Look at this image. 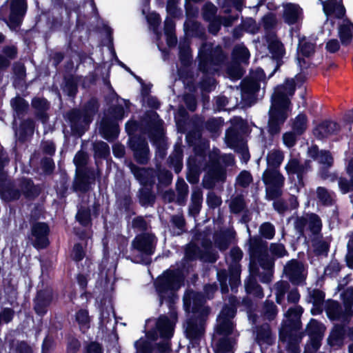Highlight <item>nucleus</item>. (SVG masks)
Masks as SVG:
<instances>
[{"mask_svg":"<svg viewBox=\"0 0 353 353\" xmlns=\"http://www.w3.org/2000/svg\"><path fill=\"white\" fill-rule=\"evenodd\" d=\"M185 276L181 269H167L159 275L154 283L158 294L159 305L165 302L171 312L172 316L176 318L174 305L178 299L177 292L184 284Z\"/></svg>","mask_w":353,"mask_h":353,"instance_id":"obj_1","label":"nucleus"},{"mask_svg":"<svg viewBox=\"0 0 353 353\" xmlns=\"http://www.w3.org/2000/svg\"><path fill=\"white\" fill-rule=\"evenodd\" d=\"M227 54L221 46L204 42L199 49L198 70L204 75L214 74L227 61Z\"/></svg>","mask_w":353,"mask_h":353,"instance_id":"obj_2","label":"nucleus"},{"mask_svg":"<svg viewBox=\"0 0 353 353\" xmlns=\"http://www.w3.org/2000/svg\"><path fill=\"white\" fill-rule=\"evenodd\" d=\"M154 239L155 236L152 234L143 232L137 234L132 241V248L139 252L141 256H135L132 261L145 265H150L152 263L150 256L155 252Z\"/></svg>","mask_w":353,"mask_h":353,"instance_id":"obj_3","label":"nucleus"},{"mask_svg":"<svg viewBox=\"0 0 353 353\" xmlns=\"http://www.w3.org/2000/svg\"><path fill=\"white\" fill-rule=\"evenodd\" d=\"M50 228L47 222L31 220L27 239L37 250H45L50 245Z\"/></svg>","mask_w":353,"mask_h":353,"instance_id":"obj_4","label":"nucleus"},{"mask_svg":"<svg viewBox=\"0 0 353 353\" xmlns=\"http://www.w3.org/2000/svg\"><path fill=\"white\" fill-rule=\"evenodd\" d=\"M262 181L266 185L267 199L273 201L282 196L285 177L279 170L266 168L262 174Z\"/></svg>","mask_w":353,"mask_h":353,"instance_id":"obj_5","label":"nucleus"},{"mask_svg":"<svg viewBox=\"0 0 353 353\" xmlns=\"http://www.w3.org/2000/svg\"><path fill=\"white\" fill-rule=\"evenodd\" d=\"M101 178V172L94 168L75 170L72 190L74 192L87 193L95 185L97 179Z\"/></svg>","mask_w":353,"mask_h":353,"instance_id":"obj_6","label":"nucleus"},{"mask_svg":"<svg viewBox=\"0 0 353 353\" xmlns=\"http://www.w3.org/2000/svg\"><path fill=\"white\" fill-rule=\"evenodd\" d=\"M206 299L201 292L186 290L183 296V307L186 312L196 316L208 317L210 308L205 306Z\"/></svg>","mask_w":353,"mask_h":353,"instance_id":"obj_7","label":"nucleus"},{"mask_svg":"<svg viewBox=\"0 0 353 353\" xmlns=\"http://www.w3.org/2000/svg\"><path fill=\"white\" fill-rule=\"evenodd\" d=\"M127 146L137 164L141 165L148 164L151 154L148 142L144 136L141 134L130 136L127 141Z\"/></svg>","mask_w":353,"mask_h":353,"instance_id":"obj_8","label":"nucleus"},{"mask_svg":"<svg viewBox=\"0 0 353 353\" xmlns=\"http://www.w3.org/2000/svg\"><path fill=\"white\" fill-rule=\"evenodd\" d=\"M295 94V81L293 78H286L283 84L276 85L271 97V106L283 110L288 109L291 103L290 97Z\"/></svg>","mask_w":353,"mask_h":353,"instance_id":"obj_9","label":"nucleus"},{"mask_svg":"<svg viewBox=\"0 0 353 353\" xmlns=\"http://www.w3.org/2000/svg\"><path fill=\"white\" fill-rule=\"evenodd\" d=\"M207 318L192 315L186 321L185 334L192 347H198L200 345L201 339L205 334Z\"/></svg>","mask_w":353,"mask_h":353,"instance_id":"obj_10","label":"nucleus"},{"mask_svg":"<svg viewBox=\"0 0 353 353\" xmlns=\"http://www.w3.org/2000/svg\"><path fill=\"white\" fill-rule=\"evenodd\" d=\"M288 175H296L297 181L295 186L297 192L305 188V176L312 170L311 161L305 160L303 163L296 158H291L285 166Z\"/></svg>","mask_w":353,"mask_h":353,"instance_id":"obj_11","label":"nucleus"},{"mask_svg":"<svg viewBox=\"0 0 353 353\" xmlns=\"http://www.w3.org/2000/svg\"><path fill=\"white\" fill-rule=\"evenodd\" d=\"M226 169L217 160L212 161L207 173L202 180V185L205 189L212 190L216 183H224L226 181Z\"/></svg>","mask_w":353,"mask_h":353,"instance_id":"obj_12","label":"nucleus"},{"mask_svg":"<svg viewBox=\"0 0 353 353\" xmlns=\"http://www.w3.org/2000/svg\"><path fill=\"white\" fill-rule=\"evenodd\" d=\"M28 9L26 0H11L8 18H3L10 29H16L22 24Z\"/></svg>","mask_w":353,"mask_h":353,"instance_id":"obj_13","label":"nucleus"},{"mask_svg":"<svg viewBox=\"0 0 353 353\" xmlns=\"http://www.w3.org/2000/svg\"><path fill=\"white\" fill-rule=\"evenodd\" d=\"M20 198L21 192L15 180L9 178L6 173L0 175V199L5 203H11Z\"/></svg>","mask_w":353,"mask_h":353,"instance_id":"obj_14","label":"nucleus"},{"mask_svg":"<svg viewBox=\"0 0 353 353\" xmlns=\"http://www.w3.org/2000/svg\"><path fill=\"white\" fill-rule=\"evenodd\" d=\"M303 309L300 305L290 307L285 314L286 319L283 320L279 331L285 334L288 331H299L302 328L301 321Z\"/></svg>","mask_w":353,"mask_h":353,"instance_id":"obj_15","label":"nucleus"},{"mask_svg":"<svg viewBox=\"0 0 353 353\" xmlns=\"http://www.w3.org/2000/svg\"><path fill=\"white\" fill-rule=\"evenodd\" d=\"M53 301L52 292L46 289L38 290L32 299L33 310L36 315L43 318L48 312Z\"/></svg>","mask_w":353,"mask_h":353,"instance_id":"obj_16","label":"nucleus"},{"mask_svg":"<svg viewBox=\"0 0 353 353\" xmlns=\"http://www.w3.org/2000/svg\"><path fill=\"white\" fill-rule=\"evenodd\" d=\"M268 132L272 137L279 134L288 117V110L270 107L268 112Z\"/></svg>","mask_w":353,"mask_h":353,"instance_id":"obj_17","label":"nucleus"},{"mask_svg":"<svg viewBox=\"0 0 353 353\" xmlns=\"http://www.w3.org/2000/svg\"><path fill=\"white\" fill-rule=\"evenodd\" d=\"M127 166L142 187L154 185L156 172L154 168L139 167L131 161L127 164Z\"/></svg>","mask_w":353,"mask_h":353,"instance_id":"obj_18","label":"nucleus"},{"mask_svg":"<svg viewBox=\"0 0 353 353\" xmlns=\"http://www.w3.org/2000/svg\"><path fill=\"white\" fill-rule=\"evenodd\" d=\"M341 127L337 122L331 120H323L313 129V134L318 140H323L331 135L337 134Z\"/></svg>","mask_w":353,"mask_h":353,"instance_id":"obj_19","label":"nucleus"},{"mask_svg":"<svg viewBox=\"0 0 353 353\" xmlns=\"http://www.w3.org/2000/svg\"><path fill=\"white\" fill-rule=\"evenodd\" d=\"M260 88V83L248 77L243 79L241 82V91L242 101L250 106L255 101L256 94Z\"/></svg>","mask_w":353,"mask_h":353,"instance_id":"obj_20","label":"nucleus"},{"mask_svg":"<svg viewBox=\"0 0 353 353\" xmlns=\"http://www.w3.org/2000/svg\"><path fill=\"white\" fill-rule=\"evenodd\" d=\"M119 125L112 118H103L101 122L99 133L108 142L115 141L119 134Z\"/></svg>","mask_w":353,"mask_h":353,"instance_id":"obj_21","label":"nucleus"},{"mask_svg":"<svg viewBox=\"0 0 353 353\" xmlns=\"http://www.w3.org/2000/svg\"><path fill=\"white\" fill-rule=\"evenodd\" d=\"M66 119L70 123L72 132L79 137L82 136L84 130V114L81 109L72 108L67 112Z\"/></svg>","mask_w":353,"mask_h":353,"instance_id":"obj_22","label":"nucleus"},{"mask_svg":"<svg viewBox=\"0 0 353 353\" xmlns=\"http://www.w3.org/2000/svg\"><path fill=\"white\" fill-rule=\"evenodd\" d=\"M18 185L21 196L23 195L26 199H34L41 194V188L31 178L22 176L19 179Z\"/></svg>","mask_w":353,"mask_h":353,"instance_id":"obj_23","label":"nucleus"},{"mask_svg":"<svg viewBox=\"0 0 353 353\" xmlns=\"http://www.w3.org/2000/svg\"><path fill=\"white\" fill-rule=\"evenodd\" d=\"M31 105L34 110L35 117L42 123H46L49 120L48 114V110L50 108L49 101L44 97H34L32 99Z\"/></svg>","mask_w":353,"mask_h":353,"instance_id":"obj_24","label":"nucleus"},{"mask_svg":"<svg viewBox=\"0 0 353 353\" xmlns=\"http://www.w3.org/2000/svg\"><path fill=\"white\" fill-rule=\"evenodd\" d=\"M347 325L346 322L334 324L327 338V343L331 347L342 346L347 336Z\"/></svg>","mask_w":353,"mask_h":353,"instance_id":"obj_25","label":"nucleus"},{"mask_svg":"<svg viewBox=\"0 0 353 353\" xmlns=\"http://www.w3.org/2000/svg\"><path fill=\"white\" fill-rule=\"evenodd\" d=\"M276 336L273 334L270 325L263 323L256 326V343L259 345H266L271 346L275 343Z\"/></svg>","mask_w":353,"mask_h":353,"instance_id":"obj_26","label":"nucleus"},{"mask_svg":"<svg viewBox=\"0 0 353 353\" xmlns=\"http://www.w3.org/2000/svg\"><path fill=\"white\" fill-rule=\"evenodd\" d=\"M298 331H288L285 334H281L279 331V339L282 343H287V350L289 353H300L299 343L302 339L301 334H297Z\"/></svg>","mask_w":353,"mask_h":353,"instance_id":"obj_27","label":"nucleus"},{"mask_svg":"<svg viewBox=\"0 0 353 353\" xmlns=\"http://www.w3.org/2000/svg\"><path fill=\"white\" fill-rule=\"evenodd\" d=\"M268 251V242L260 236H251L249 239L248 253L250 259L259 260V257Z\"/></svg>","mask_w":353,"mask_h":353,"instance_id":"obj_28","label":"nucleus"},{"mask_svg":"<svg viewBox=\"0 0 353 353\" xmlns=\"http://www.w3.org/2000/svg\"><path fill=\"white\" fill-rule=\"evenodd\" d=\"M201 166V161L195 156H190L188 158L186 179L190 184L194 185L199 183Z\"/></svg>","mask_w":353,"mask_h":353,"instance_id":"obj_29","label":"nucleus"},{"mask_svg":"<svg viewBox=\"0 0 353 353\" xmlns=\"http://www.w3.org/2000/svg\"><path fill=\"white\" fill-rule=\"evenodd\" d=\"M268 50L272 54V59L276 61L274 69L269 75V78H270L279 70L280 67L283 63V57L285 53V50L282 42L277 39L273 40L269 43Z\"/></svg>","mask_w":353,"mask_h":353,"instance_id":"obj_30","label":"nucleus"},{"mask_svg":"<svg viewBox=\"0 0 353 353\" xmlns=\"http://www.w3.org/2000/svg\"><path fill=\"white\" fill-rule=\"evenodd\" d=\"M325 310L327 316L332 321L342 320L343 322L349 323L346 317L345 310L343 311L341 305L337 301L328 299L325 303Z\"/></svg>","mask_w":353,"mask_h":353,"instance_id":"obj_31","label":"nucleus"},{"mask_svg":"<svg viewBox=\"0 0 353 353\" xmlns=\"http://www.w3.org/2000/svg\"><path fill=\"white\" fill-rule=\"evenodd\" d=\"M285 272L293 285H299L305 280L301 268L296 260L292 259L287 263L285 266Z\"/></svg>","mask_w":353,"mask_h":353,"instance_id":"obj_32","label":"nucleus"},{"mask_svg":"<svg viewBox=\"0 0 353 353\" xmlns=\"http://www.w3.org/2000/svg\"><path fill=\"white\" fill-rule=\"evenodd\" d=\"M302 13L303 10L299 5L288 3L284 6L283 14V21L289 26L294 25L298 23Z\"/></svg>","mask_w":353,"mask_h":353,"instance_id":"obj_33","label":"nucleus"},{"mask_svg":"<svg viewBox=\"0 0 353 353\" xmlns=\"http://www.w3.org/2000/svg\"><path fill=\"white\" fill-rule=\"evenodd\" d=\"M338 36L343 46H348L353 39V23L348 18L343 19V23L338 28Z\"/></svg>","mask_w":353,"mask_h":353,"instance_id":"obj_34","label":"nucleus"},{"mask_svg":"<svg viewBox=\"0 0 353 353\" xmlns=\"http://www.w3.org/2000/svg\"><path fill=\"white\" fill-rule=\"evenodd\" d=\"M156 328L159 336L165 340L170 341L174 334V325L170 319L166 316H160L156 323Z\"/></svg>","mask_w":353,"mask_h":353,"instance_id":"obj_35","label":"nucleus"},{"mask_svg":"<svg viewBox=\"0 0 353 353\" xmlns=\"http://www.w3.org/2000/svg\"><path fill=\"white\" fill-rule=\"evenodd\" d=\"M154 186L141 187L137 192V198L141 206L147 208L152 207L156 202V194L153 192Z\"/></svg>","mask_w":353,"mask_h":353,"instance_id":"obj_36","label":"nucleus"},{"mask_svg":"<svg viewBox=\"0 0 353 353\" xmlns=\"http://www.w3.org/2000/svg\"><path fill=\"white\" fill-rule=\"evenodd\" d=\"M183 150L180 145H175L173 152L168 159L169 168H172L176 174H179L183 167Z\"/></svg>","mask_w":353,"mask_h":353,"instance_id":"obj_37","label":"nucleus"},{"mask_svg":"<svg viewBox=\"0 0 353 353\" xmlns=\"http://www.w3.org/2000/svg\"><path fill=\"white\" fill-rule=\"evenodd\" d=\"M100 107L96 97L90 98L81 109L84 114V124L89 125L93 120L94 116L98 112Z\"/></svg>","mask_w":353,"mask_h":353,"instance_id":"obj_38","label":"nucleus"},{"mask_svg":"<svg viewBox=\"0 0 353 353\" xmlns=\"http://www.w3.org/2000/svg\"><path fill=\"white\" fill-rule=\"evenodd\" d=\"M10 105L19 119H23L30 108L28 102L19 95L10 100Z\"/></svg>","mask_w":353,"mask_h":353,"instance_id":"obj_39","label":"nucleus"},{"mask_svg":"<svg viewBox=\"0 0 353 353\" xmlns=\"http://www.w3.org/2000/svg\"><path fill=\"white\" fill-rule=\"evenodd\" d=\"M203 203V192L200 188L196 187L192 190L190 204L189 205V214L196 216L199 214Z\"/></svg>","mask_w":353,"mask_h":353,"instance_id":"obj_40","label":"nucleus"},{"mask_svg":"<svg viewBox=\"0 0 353 353\" xmlns=\"http://www.w3.org/2000/svg\"><path fill=\"white\" fill-rule=\"evenodd\" d=\"M245 289L248 294L257 298H263L264 296L263 288L258 283L256 277L248 276L245 281Z\"/></svg>","mask_w":353,"mask_h":353,"instance_id":"obj_41","label":"nucleus"},{"mask_svg":"<svg viewBox=\"0 0 353 353\" xmlns=\"http://www.w3.org/2000/svg\"><path fill=\"white\" fill-rule=\"evenodd\" d=\"M63 92L72 99H74L78 93V81L74 75L70 74L63 78Z\"/></svg>","mask_w":353,"mask_h":353,"instance_id":"obj_42","label":"nucleus"},{"mask_svg":"<svg viewBox=\"0 0 353 353\" xmlns=\"http://www.w3.org/2000/svg\"><path fill=\"white\" fill-rule=\"evenodd\" d=\"M75 219L82 227L88 228L91 226L92 219L90 208L84 206L79 208L75 215Z\"/></svg>","mask_w":353,"mask_h":353,"instance_id":"obj_43","label":"nucleus"},{"mask_svg":"<svg viewBox=\"0 0 353 353\" xmlns=\"http://www.w3.org/2000/svg\"><path fill=\"white\" fill-rule=\"evenodd\" d=\"M283 159L284 154L282 151L279 150H274L272 152H270L266 157V168L279 170Z\"/></svg>","mask_w":353,"mask_h":353,"instance_id":"obj_44","label":"nucleus"},{"mask_svg":"<svg viewBox=\"0 0 353 353\" xmlns=\"http://www.w3.org/2000/svg\"><path fill=\"white\" fill-rule=\"evenodd\" d=\"M35 127L34 121L31 118L23 119L19 125V140L21 142L26 141L28 135L34 132Z\"/></svg>","mask_w":353,"mask_h":353,"instance_id":"obj_45","label":"nucleus"},{"mask_svg":"<svg viewBox=\"0 0 353 353\" xmlns=\"http://www.w3.org/2000/svg\"><path fill=\"white\" fill-rule=\"evenodd\" d=\"M234 232L226 230L219 234H215L214 236V241L216 246L220 250H226L230 245V239L233 236Z\"/></svg>","mask_w":353,"mask_h":353,"instance_id":"obj_46","label":"nucleus"},{"mask_svg":"<svg viewBox=\"0 0 353 353\" xmlns=\"http://www.w3.org/2000/svg\"><path fill=\"white\" fill-rule=\"evenodd\" d=\"M132 205L133 201L130 194H125L117 200L118 209L123 210L128 216L135 214Z\"/></svg>","mask_w":353,"mask_h":353,"instance_id":"obj_47","label":"nucleus"},{"mask_svg":"<svg viewBox=\"0 0 353 353\" xmlns=\"http://www.w3.org/2000/svg\"><path fill=\"white\" fill-rule=\"evenodd\" d=\"M325 330V325L315 319H310L305 329V331L309 336H323Z\"/></svg>","mask_w":353,"mask_h":353,"instance_id":"obj_48","label":"nucleus"},{"mask_svg":"<svg viewBox=\"0 0 353 353\" xmlns=\"http://www.w3.org/2000/svg\"><path fill=\"white\" fill-rule=\"evenodd\" d=\"M250 52L244 46H237L234 48L232 52V58L238 63H247L250 59Z\"/></svg>","mask_w":353,"mask_h":353,"instance_id":"obj_49","label":"nucleus"},{"mask_svg":"<svg viewBox=\"0 0 353 353\" xmlns=\"http://www.w3.org/2000/svg\"><path fill=\"white\" fill-rule=\"evenodd\" d=\"M315 47L316 44L307 41L305 37L299 39L298 50L303 57H310L313 55L315 52Z\"/></svg>","mask_w":353,"mask_h":353,"instance_id":"obj_50","label":"nucleus"},{"mask_svg":"<svg viewBox=\"0 0 353 353\" xmlns=\"http://www.w3.org/2000/svg\"><path fill=\"white\" fill-rule=\"evenodd\" d=\"M308 228L314 236L321 233L323 224L319 216L315 213H311L308 215Z\"/></svg>","mask_w":353,"mask_h":353,"instance_id":"obj_51","label":"nucleus"},{"mask_svg":"<svg viewBox=\"0 0 353 353\" xmlns=\"http://www.w3.org/2000/svg\"><path fill=\"white\" fill-rule=\"evenodd\" d=\"M94 155L96 158L106 159L110 154L108 144L103 141L93 143Z\"/></svg>","mask_w":353,"mask_h":353,"instance_id":"obj_52","label":"nucleus"},{"mask_svg":"<svg viewBox=\"0 0 353 353\" xmlns=\"http://www.w3.org/2000/svg\"><path fill=\"white\" fill-rule=\"evenodd\" d=\"M316 198L319 202L323 206H331L333 205V199L325 187L319 186L316 190Z\"/></svg>","mask_w":353,"mask_h":353,"instance_id":"obj_53","label":"nucleus"},{"mask_svg":"<svg viewBox=\"0 0 353 353\" xmlns=\"http://www.w3.org/2000/svg\"><path fill=\"white\" fill-rule=\"evenodd\" d=\"M233 323L230 319H220L219 324L216 325L215 332L218 335L228 336L233 332Z\"/></svg>","mask_w":353,"mask_h":353,"instance_id":"obj_54","label":"nucleus"},{"mask_svg":"<svg viewBox=\"0 0 353 353\" xmlns=\"http://www.w3.org/2000/svg\"><path fill=\"white\" fill-rule=\"evenodd\" d=\"M89 156L87 152L80 150L74 157L73 163L76 167L75 170H80L83 168H89L88 166Z\"/></svg>","mask_w":353,"mask_h":353,"instance_id":"obj_55","label":"nucleus"},{"mask_svg":"<svg viewBox=\"0 0 353 353\" xmlns=\"http://www.w3.org/2000/svg\"><path fill=\"white\" fill-rule=\"evenodd\" d=\"M69 177L67 174L61 175L56 188V192L61 199L68 195Z\"/></svg>","mask_w":353,"mask_h":353,"instance_id":"obj_56","label":"nucleus"},{"mask_svg":"<svg viewBox=\"0 0 353 353\" xmlns=\"http://www.w3.org/2000/svg\"><path fill=\"white\" fill-rule=\"evenodd\" d=\"M277 314L278 308L272 301L265 302L262 315L265 319L272 321L276 317Z\"/></svg>","mask_w":353,"mask_h":353,"instance_id":"obj_57","label":"nucleus"},{"mask_svg":"<svg viewBox=\"0 0 353 353\" xmlns=\"http://www.w3.org/2000/svg\"><path fill=\"white\" fill-rule=\"evenodd\" d=\"M307 119L305 114H299L296 116L292 125V129L298 135H301L307 128Z\"/></svg>","mask_w":353,"mask_h":353,"instance_id":"obj_58","label":"nucleus"},{"mask_svg":"<svg viewBox=\"0 0 353 353\" xmlns=\"http://www.w3.org/2000/svg\"><path fill=\"white\" fill-rule=\"evenodd\" d=\"M230 212L233 214H239L245 208V202L242 195H237L232 199L229 205Z\"/></svg>","mask_w":353,"mask_h":353,"instance_id":"obj_59","label":"nucleus"},{"mask_svg":"<svg viewBox=\"0 0 353 353\" xmlns=\"http://www.w3.org/2000/svg\"><path fill=\"white\" fill-rule=\"evenodd\" d=\"M217 8L210 1L206 2L202 7V17L204 21H210L216 17Z\"/></svg>","mask_w":353,"mask_h":353,"instance_id":"obj_60","label":"nucleus"},{"mask_svg":"<svg viewBox=\"0 0 353 353\" xmlns=\"http://www.w3.org/2000/svg\"><path fill=\"white\" fill-rule=\"evenodd\" d=\"M40 166L46 175H51L55 170V163L50 157H43L41 159Z\"/></svg>","mask_w":353,"mask_h":353,"instance_id":"obj_61","label":"nucleus"},{"mask_svg":"<svg viewBox=\"0 0 353 353\" xmlns=\"http://www.w3.org/2000/svg\"><path fill=\"white\" fill-rule=\"evenodd\" d=\"M75 319L80 327L89 328L90 320L89 317V313L87 310H79L76 312Z\"/></svg>","mask_w":353,"mask_h":353,"instance_id":"obj_62","label":"nucleus"},{"mask_svg":"<svg viewBox=\"0 0 353 353\" xmlns=\"http://www.w3.org/2000/svg\"><path fill=\"white\" fill-rule=\"evenodd\" d=\"M252 181V176L248 170H242L236 178V183L243 188H248Z\"/></svg>","mask_w":353,"mask_h":353,"instance_id":"obj_63","label":"nucleus"},{"mask_svg":"<svg viewBox=\"0 0 353 353\" xmlns=\"http://www.w3.org/2000/svg\"><path fill=\"white\" fill-rule=\"evenodd\" d=\"M134 347L139 353H152L153 351L152 343L142 337L134 342Z\"/></svg>","mask_w":353,"mask_h":353,"instance_id":"obj_64","label":"nucleus"}]
</instances>
